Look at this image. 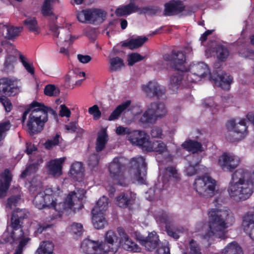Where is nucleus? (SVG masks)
I'll list each match as a JSON object with an SVG mask.
<instances>
[{
  "instance_id": "f257e3e1",
  "label": "nucleus",
  "mask_w": 254,
  "mask_h": 254,
  "mask_svg": "<svg viewBox=\"0 0 254 254\" xmlns=\"http://www.w3.org/2000/svg\"><path fill=\"white\" fill-rule=\"evenodd\" d=\"M85 192L83 189L78 190L77 192L71 191L64 201H62L60 195V190L56 191L52 188H47L38 193L33 202L39 209L50 208L51 212L53 213L51 219H56L60 217L64 210L71 209L75 204H78L80 207Z\"/></svg>"
},
{
  "instance_id": "f03ea898",
  "label": "nucleus",
  "mask_w": 254,
  "mask_h": 254,
  "mask_svg": "<svg viewBox=\"0 0 254 254\" xmlns=\"http://www.w3.org/2000/svg\"><path fill=\"white\" fill-rule=\"evenodd\" d=\"M208 230L202 234L203 238L208 239L213 236L219 237V233H222L235 222V218L231 211L227 208H214L208 211Z\"/></svg>"
},
{
  "instance_id": "7ed1b4c3",
  "label": "nucleus",
  "mask_w": 254,
  "mask_h": 254,
  "mask_svg": "<svg viewBox=\"0 0 254 254\" xmlns=\"http://www.w3.org/2000/svg\"><path fill=\"white\" fill-rule=\"evenodd\" d=\"M56 115V112L53 109L46 107L43 104L33 102L23 113L22 121L26 119V116L30 113L27 123L28 132L30 134L40 132L48 120V114Z\"/></svg>"
},
{
  "instance_id": "20e7f679",
  "label": "nucleus",
  "mask_w": 254,
  "mask_h": 254,
  "mask_svg": "<svg viewBox=\"0 0 254 254\" xmlns=\"http://www.w3.org/2000/svg\"><path fill=\"white\" fill-rule=\"evenodd\" d=\"M190 70L194 76L202 78L208 75L210 80L213 81L214 86L220 87L224 90H229L232 82V77L226 73H219L217 72L210 75L208 66L204 63L191 65Z\"/></svg>"
},
{
  "instance_id": "39448f33",
  "label": "nucleus",
  "mask_w": 254,
  "mask_h": 254,
  "mask_svg": "<svg viewBox=\"0 0 254 254\" xmlns=\"http://www.w3.org/2000/svg\"><path fill=\"white\" fill-rule=\"evenodd\" d=\"M124 161L123 157H115L108 167L110 177L116 183L121 186H126L128 183L127 178L125 173Z\"/></svg>"
},
{
  "instance_id": "423d86ee",
  "label": "nucleus",
  "mask_w": 254,
  "mask_h": 254,
  "mask_svg": "<svg viewBox=\"0 0 254 254\" xmlns=\"http://www.w3.org/2000/svg\"><path fill=\"white\" fill-rule=\"evenodd\" d=\"M193 186L195 191L204 197H212L216 191V182L208 175L196 178Z\"/></svg>"
},
{
  "instance_id": "0eeeda50",
  "label": "nucleus",
  "mask_w": 254,
  "mask_h": 254,
  "mask_svg": "<svg viewBox=\"0 0 254 254\" xmlns=\"http://www.w3.org/2000/svg\"><path fill=\"white\" fill-rule=\"evenodd\" d=\"M167 110L165 105L161 102L151 103L144 113L140 121L142 123H153L157 118H160L167 114Z\"/></svg>"
},
{
  "instance_id": "6e6552de",
  "label": "nucleus",
  "mask_w": 254,
  "mask_h": 254,
  "mask_svg": "<svg viewBox=\"0 0 254 254\" xmlns=\"http://www.w3.org/2000/svg\"><path fill=\"white\" fill-rule=\"evenodd\" d=\"M130 171L133 173L132 178L138 184H144L146 175V164L145 159L140 156L133 158L130 161Z\"/></svg>"
},
{
  "instance_id": "1a4fd4ad",
  "label": "nucleus",
  "mask_w": 254,
  "mask_h": 254,
  "mask_svg": "<svg viewBox=\"0 0 254 254\" xmlns=\"http://www.w3.org/2000/svg\"><path fill=\"white\" fill-rule=\"evenodd\" d=\"M50 31L58 45H64L68 47L74 39V38L71 36L68 28L59 27L55 23L50 24Z\"/></svg>"
},
{
  "instance_id": "9d476101",
  "label": "nucleus",
  "mask_w": 254,
  "mask_h": 254,
  "mask_svg": "<svg viewBox=\"0 0 254 254\" xmlns=\"http://www.w3.org/2000/svg\"><path fill=\"white\" fill-rule=\"evenodd\" d=\"M22 84L14 78L4 77L0 79V93L5 96H14L21 92Z\"/></svg>"
},
{
  "instance_id": "9b49d317",
  "label": "nucleus",
  "mask_w": 254,
  "mask_h": 254,
  "mask_svg": "<svg viewBox=\"0 0 254 254\" xmlns=\"http://www.w3.org/2000/svg\"><path fill=\"white\" fill-rule=\"evenodd\" d=\"M163 59L168 62L175 70L181 72L187 71V68L184 65L186 57L182 52L174 50L171 54L164 55Z\"/></svg>"
},
{
  "instance_id": "f8f14e48",
  "label": "nucleus",
  "mask_w": 254,
  "mask_h": 254,
  "mask_svg": "<svg viewBox=\"0 0 254 254\" xmlns=\"http://www.w3.org/2000/svg\"><path fill=\"white\" fill-rule=\"evenodd\" d=\"M240 163V158L233 154L224 153L218 159V163L224 171H233Z\"/></svg>"
},
{
  "instance_id": "ddd939ff",
  "label": "nucleus",
  "mask_w": 254,
  "mask_h": 254,
  "mask_svg": "<svg viewBox=\"0 0 254 254\" xmlns=\"http://www.w3.org/2000/svg\"><path fill=\"white\" fill-rule=\"evenodd\" d=\"M117 236L115 232L112 230H109L106 232L105 235L104 242L102 243V249L104 254H113L117 251Z\"/></svg>"
},
{
  "instance_id": "4468645a",
  "label": "nucleus",
  "mask_w": 254,
  "mask_h": 254,
  "mask_svg": "<svg viewBox=\"0 0 254 254\" xmlns=\"http://www.w3.org/2000/svg\"><path fill=\"white\" fill-rule=\"evenodd\" d=\"M227 128L236 133L237 137L236 140H241L244 138L247 134L246 120L241 119L238 122L236 120H230L227 124Z\"/></svg>"
},
{
  "instance_id": "2eb2a0df",
  "label": "nucleus",
  "mask_w": 254,
  "mask_h": 254,
  "mask_svg": "<svg viewBox=\"0 0 254 254\" xmlns=\"http://www.w3.org/2000/svg\"><path fill=\"white\" fill-rule=\"evenodd\" d=\"M80 249L86 254H104L102 249V243L99 241L85 239L81 244Z\"/></svg>"
},
{
  "instance_id": "dca6fc26",
  "label": "nucleus",
  "mask_w": 254,
  "mask_h": 254,
  "mask_svg": "<svg viewBox=\"0 0 254 254\" xmlns=\"http://www.w3.org/2000/svg\"><path fill=\"white\" fill-rule=\"evenodd\" d=\"M134 1L135 0H130L129 4L118 8L116 10V15L121 16L129 15L137 11H139L140 14H143L147 12L150 10V8L148 7L139 8L135 4Z\"/></svg>"
},
{
  "instance_id": "f3484780",
  "label": "nucleus",
  "mask_w": 254,
  "mask_h": 254,
  "mask_svg": "<svg viewBox=\"0 0 254 254\" xmlns=\"http://www.w3.org/2000/svg\"><path fill=\"white\" fill-rule=\"evenodd\" d=\"M65 159V157H61L51 160L48 162L47 164L48 174L54 177L61 176L63 173V165Z\"/></svg>"
},
{
  "instance_id": "a211bd4d",
  "label": "nucleus",
  "mask_w": 254,
  "mask_h": 254,
  "mask_svg": "<svg viewBox=\"0 0 254 254\" xmlns=\"http://www.w3.org/2000/svg\"><path fill=\"white\" fill-rule=\"evenodd\" d=\"M118 232L121 238V242L125 250L132 252H140V248L129 238L123 228H119Z\"/></svg>"
},
{
  "instance_id": "6ab92c4d",
  "label": "nucleus",
  "mask_w": 254,
  "mask_h": 254,
  "mask_svg": "<svg viewBox=\"0 0 254 254\" xmlns=\"http://www.w3.org/2000/svg\"><path fill=\"white\" fill-rule=\"evenodd\" d=\"M164 6V14L166 16L178 14L185 9L182 2L178 0H172L166 3Z\"/></svg>"
},
{
  "instance_id": "aec40b11",
  "label": "nucleus",
  "mask_w": 254,
  "mask_h": 254,
  "mask_svg": "<svg viewBox=\"0 0 254 254\" xmlns=\"http://www.w3.org/2000/svg\"><path fill=\"white\" fill-rule=\"evenodd\" d=\"M142 88V90L149 96H153L159 98L165 92L164 87L159 85L155 81L149 82L146 85H143Z\"/></svg>"
},
{
  "instance_id": "412c9836",
  "label": "nucleus",
  "mask_w": 254,
  "mask_h": 254,
  "mask_svg": "<svg viewBox=\"0 0 254 254\" xmlns=\"http://www.w3.org/2000/svg\"><path fill=\"white\" fill-rule=\"evenodd\" d=\"M138 240L140 244L149 251L154 250L159 244L158 236L155 232L149 233L148 237L145 238L140 236L138 238Z\"/></svg>"
},
{
  "instance_id": "4be33fe9",
  "label": "nucleus",
  "mask_w": 254,
  "mask_h": 254,
  "mask_svg": "<svg viewBox=\"0 0 254 254\" xmlns=\"http://www.w3.org/2000/svg\"><path fill=\"white\" fill-rule=\"evenodd\" d=\"M15 215H12L11 219V225L10 227L12 229V232L8 237L9 233L8 232H5L3 235L5 241L7 242L10 243H13L14 241H16L18 239L15 235L14 231L18 230L20 228V221L21 220L15 217Z\"/></svg>"
},
{
  "instance_id": "5701e85b",
  "label": "nucleus",
  "mask_w": 254,
  "mask_h": 254,
  "mask_svg": "<svg viewBox=\"0 0 254 254\" xmlns=\"http://www.w3.org/2000/svg\"><path fill=\"white\" fill-rule=\"evenodd\" d=\"M135 194L131 193H122L116 198V203L120 207L126 208L134 203Z\"/></svg>"
},
{
  "instance_id": "b1692460",
  "label": "nucleus",
  "mask_w": 254,
  "mask_h": 254,
  "mask_svg": "<svg viewBox=\"0 0 254 254\" xmlns=\"http://www.w3.org/2000/svg\"><path fill=\"white\" fill-rule=\"evenodd\" d=\"M144 151L155 152L158 154H162L167 151L166 144L161 140H157L153 142L149 141Z\"/></svg>"
},
{
  "instance_id": "393cba45",
  "label": "nucleus",
  "mask_w": 254,
  "mask_h": 254,
  "mask_svg": "<svg viewBox=\"0 0 254 254\" xmlns=\"http://www.w3.org/2000/svg\"><path fill=\"white\" fill-rule=\"evenodd\" d=\"M83 171L82 163L79 162H76L71 166L70 175L73 179L80 182L82 181L84 177Z\"/></svg>"
},
{
  "instance_id": "a878e982",
  "label": "nucleus",
  "mask_w": 254,
  "mask_h": 254,
  "mask_svg": "<svg viewBox=\"0 0 254 254\" xmlns=\"http://www.w3.org/2000/svg\"><path fill=\"white\" fill-rule=\"evenodd\" d=\"M1 177L4 180V182H3L0 179V197H2L5 195L6 192L9 188L12 180V176L8 170H5L1 174Z\"/></svg>"
},
{
  "instance_id": "bb28decb",
  "label": "nucleus",
  "mask_w": 254,
  "mask_h": 254,
  "mask_svg": "<svg viewBox=\"0 0 254 254\" xmlns=\"http://www.w3.org/2000/svg\"><path fill=\"white\" fill-rule=\"evenodd\" d=\"M170 77L169 88L173 92H176L180 88L183 79L184 72L178 71Z\"/></svg>"
},
{
  "instance_id": "cd10ccee",
  "label": "nucleus",
  "mask_w": 254,
  "mask_h": 254,
  "mask_svg": "<svg viewBox=\"0 0 254 254\" xmlns=\"http://www.w3.org/2000/svg\"><path fill=\"white\" fill-rule=\"evenodd\" d=\"M148 40L146 36H138L136 38H131L122 43V46L127 47L130 50H134L141 47Z\"/></svg>"
},
{
  "instance_id": "c85d7f7f",
  "label": "nucleus",
  "mask_w": 254,
  "mask_h": 254,
  "mask_svg": "<svg viewBox=\"0 0 254 254\" xmlns=\"http://www.w3.org/2000/svg\"><path fill=\"white\" fill-rule=\"evenodd\" d=\"M108 140V136L107 130L105 128H102L98 133L96 142V150L97 152L102 151L105 147Z\"/></svg>"
},
{
  "instance_id": "c756f323",
  "label": "nucleus",
  "mask_w": 254,
  "mask_h": 254,
  "mask_svg": "<svg viewBox=\"0 0 254 254\" xmlns=\"http://www.w3.org/2000/svg\"><path fill=\"white\" fill-rule=\"evenodd\" d=\"M182 146L184 149L193 153L201 152L204 151L202 144L195 140H188L184 142Z\"/></svg>"
},
{
  "instance_id": "7c9ffc66",
  "label": "nucleus",
  "mask_w": 254,
  "mask_h": 254,
  "mask_svg": "<svg viewBox=\"0 0 254 254\" xmlns=\"http://www.w3.org/2000/svg\"><path fill=\"white\" fill-rule=\"evenodd\" d=\"M92 223L97 229H103L107 225V221L105 218L104 213H92Z\"/></svg>"
},
{
  "instance_id": "2f4dec72",
  "label": "nucleus",
  "mask_w": 254,
  "mask_h": 254,
  "mask_svg": "<svg viewBox=\"0 0 254 254\" xmlns=\"http://www.w3.org/2000/svg\"><path fill=\"white\" fill-rule=\"evenodd\" d=\"M130 104L131 101L127 100L118 106L109 116V120L114 121L118 119L121 114L125 111L130 106Z\"/></svg>"
},
{
  "instance_id": "473e14b6",
  "label": "nucleus",
  "mask_w": 254,
  "mask_h": 254,
  "mask_svg": "<svg viewBox=\"0 0 254 254\" xmlns=\"http://www.w3.org/2000/svg\"><path fill=\"white\" fill-rule=\"evenodd\" d=\"M221 253L222 254H244L241 246L235 241L229 243Z\"/></svg>"
},
{
  "instance_id": "72a5a7b5",
  "label": "nucleus",
  "mask_w": 254,
  "mask_h": 254,
  "mask_svg": "<svg viewBox=\"0 0 254 254\" xmlns=\"http://www.w3.org/2000/svg\"><path fill=\"white\" fill-rule=\"evenodd\" d=\"M109 207L108 198L103 196L101 197L97 202L95 206L92 209L91 213H104Z\"/></svg>"
},
{
  "instance_id": "f704fd0d",
  "label": "nucleus",
  "mask_w": 254,
  "mask_h": 254,
  "mask_svg": "<svg viewBox=\"0 0 254 254\" xmlns=\"http://www.w3.org/2000/svg\"><path fill=\"white\" fill-rule=\"evenodd\" d=\"M89 16V23H93L97 21H102L106 17V13L104 11L98 9H88Z\"/></svg>"
},
{
  "instance_id": "c9c22d12",
  "label": "nucleus",
  "mask_w": 254,
  "mask_h": 254,
  "mask_svg": "<svg viewBox=\"0 0 254 254\" xmlns=\"http://www.w3.org/2000/svg\"><path fill=\"white\" fill-rule=\"evenodd\" d=\"M243 225L248 227L249 235L254 241V214L246 215L243 219Z\"/></svg>"
},
{
  "instance_id": "e433bc0d",
  "label": "nucleus",
  "mask_w": 254,
  "mask_h": 254,
  "mask_svg": "<svg viewBox=\"0 0 254 254\" xmlns=\"http://www.w3.org/2000/svg\"><path fill=\"white\" fill-rule=\"evenodd\" d=\"M54 244L49 241L43 242L36 252V254H54Z\"/></svg>"
},
{
  "instance_id": "4c0bfd02",
  "label": "nucleus",
  "mask_w": 254,
  "mask_h": 254,
  "mask_svg": "<svg viewBox=\"0 0 254 254\" xmlns=\"http://www.w3.org/2000/svg\"><path fill=\"white\" fill-rule=\"evenodd\" d=\"M136 146L144 151L147 144H149V136L143 131L139 130V136H137Z\"/></svg>"
},
{
  "instance_id": "58836bf2",
  "label": "nucleus",
  "mask_w": 254,
  "mask_h": 254,
  "mask_svg": "<svg viewBox=\"0 0 254 254\" xmlns=\"http://www.w3.org/2000/svg\"><path fill=\"white\" fill-rule=\"evenodd\" d=\"M194 156H189L188 160L190 162L188 166L186 168L185 171L187 175L189 176H191L195 175L196 173V167L198 164V161H194Z\"/></svg>"
},
{
  "instance_id": "ea45409f",
  "label": "nucleus",
  "mask_w": 254,
  "mask_h": 254,
  "mask_svg": "<svg viewBox=\"0 0 254 254\" xmlns=\"http://www.w3.org/2000/svg\"><path fill=\"white\" fill-rule=\"evenodd\" d=\"M16 192L18 193L16 195H11L8 199L6 204V209H12L19 204L21 201V195L19 194L20 190L18 188L16 189Z\"/></svg>"
},
{
  "instance_id": "a19ab883",
  "label": "nucleus",
  "mask_w": 254,
  "mask_h": 254,
  "mask_svg": "<svg viewBox=\"0 0 254 254\" xmlns=\"http://www.w3.org/2000/svg\"><path fill=\"white\" fill-rule=\"evenodd\" d=\"M110 69L112 71L120 70L124 66L123 60L118 57L111 58L110 60Z\"/></svg>"
},
{
  "instance_id": "79ce46f5",
  "label": "nucleus",
  "mask_w": 254,
  "mask_h": 254,
  "mask_svg": "<svg viewBox=\"0 0 254 254\" xmlns=\"http://www.w3.org/2000/svg\"><path fill=\"white\" fill-rule=\"evenodd\" d=\"M58 2V0H45L42 8V14L49 16L52 14V6Z\"/></svg>"
},
{
  "instance_id": "37998d69",
  "label": "nucleus",
  "mask_w": 254,
  "mask_h": 254,
  "mask_svg": "<svg viewBox=\"0 0 254 254\" xmlns=\"http://www.w3.org/2000/svg\"><path fill=\"white\" fill-rule=\"evenodd\" d=\"M4 28L6 29L7 33L6 35V37L7 39H12L15 37H16L19 35L22 28L17 27H13V26H3Z\"/></svg>"
},
{
  "instance_id": "c03bdc74",
  "label": "nucleus",
  "mask_w": 254,
  "mask_h": 254,
  "mask_svg": "<svg viewBox=\"0 0 254 254\" xmlns=\"http://www.w3.org/2000/svg\"><path fill=\"white\" fill-rule=\"evenodd\" d=\"M25 26L32 32L38 33V26L36 19L34 17L28 18L24 21Z\"/></svg>"
},
{
  "instance_id": "a18cd8bd",
  "label": "nucleus",
  "mask_w": 254,
  "mask_h": 254,
  "mask_svg": "<svg viewBox=\"0 0 254 254\" xmlns=\"http://www.w3.org/2000/svg\"><path fill=\"white\" fill-rule=\"evenodd\" d=\"M216 53L218 59L221 61H224L229 56L228 49L222 46H218Z\"/></svg>"
},
{
  "instance_id": "49530a36",
  "label": "nucleus",
  "mask_w": 254,
  "mask_h": 254,
  "mask_svg": "<svg viewBox=\"0 0 254 254\" xmlns=\"http://www.w3.org/2000/svg\"><path fill=\"white\" fill-rule=\"evenodd\" d=\"M144 58L137 53H131L128 56V64L130 66L133 65L135 63L143 60Z\"/></svg>"
},
{
  "instance_id": "de8ad7c7",
  "label": "nucleus",
  "mask_w": 254,
  "mask_h": 254,
  "mask_svg": "<svg viewBox=\"0 0 254 254\" xmlns=\"http://www.w3.org/2000/svg\"><path fill=\"white\" fill-rule=\"evenodd\" d=\"M44 93L49 96H56L59 94L60 91L55 85L49 84L45 86Z\"/></svg>"
},
{
  "instance_id": "09e8293b",
  "label": "nucleus",
  "mask_w": 254,
  "mask_h": 254,
  "mask_svg": "<svg viewBox=\"0 0 254 254\" xmlns=\"http://www.w3.org/2000/svg\"><path fill=\"white\" fill-rule=\"evenodd\" d=\"M200 248L196 241L191 240L190 242V251L184 254H201Z\"/></svg>"
},
{
  "instance_id": "8fccbe9b",
  "label": "nucleus",
  "mask_w": 254,
  "mask_h": 254,
  "mask_svg": "<svg viewBox=\"0 0 254 254\" xmlns=\"http://www.w3.org/2000/svg\"><path fill=\"white\" fill-rule=\"evenodd\" d=\"M166 228L168 235L175 239H178L179 238V234L183 233L184 231V229L182 227H179L175 230L167 226H166Z\"/></svg>"
},
{
  "instance_id": "3c124183",
  "label": "nucleus",
  "mask_w": 254,
  "mask_h": 254,
  "mask_svg": "<svg viewBox=\"0 0 254 254\" xmlns=\"http://www.w3.org/2000/svg\"><path fill=\"white\" fill-rule=\"evenodd\" d=\"M20 61L22 63L23 66L26 69V70L31 74H34V69L33 66L32 64L28 63L25 57L22 55L19 56Z\"/></svg>"
},
{
  "instance_id": "603ef678",
  "label": "nucleus",
  "mask_w": 254,
  "mask_h": 254,
  "mask_svg": "<svg viewBox=\"0 0 254 254\" xmlns=\"http://www.w3.org/2000/svg\"><path fill=\"white\" fill-rule=\"evenodd\" d=\"M165 174L169 176L170 179L179 180L180 178L179 174L175 168L169 167L166 168Z\"/></svg>"
},
{
  "instance_id": "864d4df0",
  "label": "nucleus",
  "mask_w": 254,
  "mask_h": 254,
  "mask_svg": "<svg viewBox=\"0 0 254 254\" xmlns=\"http://www.w3.org/2000/svg\"><path fill=\"white\" fill-rule=\"evenodd\" d=\"M15 215V217L21 220L28 216L29 213L26 209L16 208L13 210L12 215Z\"/></svg>"
},
{
  "instance_id": "5fc2aeb1",
  "label": "nucleus",
  "mask_w": 254,
  "mask_h": 254,
  "mask_svg": "<svg viewBox=\"0 0 254 254\" xmlns=\"http://www.w3.org/2000/svg\"><path fill=\"white\" fill-rule=\"evenodd\" d=\"M77 18L78 20L81 22L89 23V10H83L81 11L78 12L77 14Z\"/></svg>"
},
{
  "instance_id": "6e6d98bb",
  "label": "nucleus",
  "mask_w": 254,
  "mask_h": 254,
  "mask_svg": "<svg viewBox=\"0 0 254 254\" xmlns=\"http://www.w3.org/2000/svg\"><path fill=\"white\" fill-rule=\"evenodd\" d=\"M137 136H139V130H130L129 134L127 136V138L132 145H136V142H138L137 140H136Z\"/></svg>"
},
{
  "instance_id": "4d7b16f0",
  "label": "nucleus",
  "mask_w": 254,
  "mask_h": 254,
  "mask_svg": "<svg viewBox=\"0 0 254 254\" xmlns=\"http://www.w3.org/2000/svg\"><path fill=\"white\" fill-rule=\"evenodd\" d=\"M38 165L37 164H32L29 165L21 175L22 178H24L26 176L32 173H35L38 169Z\"/></svg>"
},
{
  "instance_id": "13d9d810",
  "label": "nucleus",
  "mask_w": 254,
  "mask_h": 254,
  "mask_svg": "<svg viewBox=\"0 0 254 254\" xmlns=\"http://www.w3.org/2000/svg\"><path fill=\"white\" fill-rule=\"evenodd\" d=\"M0 102L4 107L6 112H9L11 110L12 108V104L6 96L0 97Z\"/></svg>"
},
{
  "instance_id": "bf43d9fd",
  "label": "nucleus",
  "mask_w": 254,
  "mask_h": 254,
  "mask_svg": "<svg viewBox=\"0 0 254 254\" xmlns=\"http://www.w3.org/2000/svg\"><path fill=\"white\" fill-rule=\"evenodd\" d=\"M203 104L205 107L210 108L212 110V112L213 113H215L218 110V109L216 108L218 107V105L212 98H209L205 100Z\"/></svg>"
},
{
  "instance_id": "052dcab7",
  "label": "nucleus",
  "mask_w": 254,
  "mask_h": 254,
  "mask_svg": "<svg viewBox=\"0 0 254 254\" xmlns=\"http://www.w3.org/2000/svg\"><path fill=\"white\" fill-rule=\"evenodd\" d=\"M89 113L92 115L93 118L95 119H98L100 118L101 113L99 109V107L97 105H95L88 109Z\"/></svg>"
},
{
  "instance_id": "680f3d73",
  "label": "nucleus",
  "mask_w": 254,
  "mask_h": 254,
  "mask_svg": "<svg viewBox=\"0 0 254 254\" xmlns=\"http://www.w3.org/2000/svg\"><path fill=\"white\" fill-rule=\"evenodd\" d=\"M71 230L74 234L80 236L83 233V226L80 223H74L71 226Z\"/></svg>"
},
{
  "instance_id": "e2e57ef3",
  "label": "nucleus",
  "mask_w": 254,
  "mask_h": 254,
  "mask_svg": "<svg viewBox=\"0 0 254 254\" xmlns=\"http://www.w3.org/2000/svg\"><path fill=\"white\" fill-rule=\"evenodd\" d=\"M11 127L9 121H5L0 124V141L3 138V133L8 130Z\"/></svg>"
},
{
  "instance_id": "0e129e2a",
  "label": "nucleus",
  "mask_w": 254,
  "mask_h": 254,
  "mask_svg": "<svg viewBox=\"0 0 254 254\" xmlns=\"http://www.w3.org/2000/svg\"><path fill=\"white\" fill-rule=\"evenodd\" d=\"M60 136L57 134L54 138L46 142L45 143V147L48 149H50L53 146L56 145L59 143Z\"/></svg>"
},
{
  "instance_id": "69168bd1",
  "label": "nucleus",
  "mask_w": 254,
  "mask_h": 254,
  "mask_svg": "<svg viewBox=\"0 0 254 254\" xmlns=\"http://www.w3.org/2000/svg\"><path fill=\"white\" fill-rule=\"evenodd\" d=\"M89 166L94 167L96 166L99 162V158L96 154H93L90 155L87 160Z\"/></svg>"
},
{
  "instance_id": "338daca9",
  "label": "nucleus",
  "mask_w": 254,
  "mask_h": 254,
  "mask_svg": "<svg viewBox=\"0 0 254 254\" xmlns=\"http://www.w3.org/2000/svg\"><path fill=\"white\" fill-rule=\"evenodd\" d=\"M150 134L154 138H161L162 130L158 127H153L151 129Z\"/></svg>"
},
{
  "instance_id": "774afa93",
  "label": "nucleus",
  "mask_w": 254,
  "mask_h": 254,
  "mask_svg": "<svg viewBox=\"0 0 254 254\" xmlns=\"http://www.w3.org/2000/svg\"><path fill=\"white\" fill-rule=\"evenodd\" d=\"M59 115L62 117L68 118L70 116L71 112L65 105L63 104L60 106Z\"/></svg>"
}]
</instances>
